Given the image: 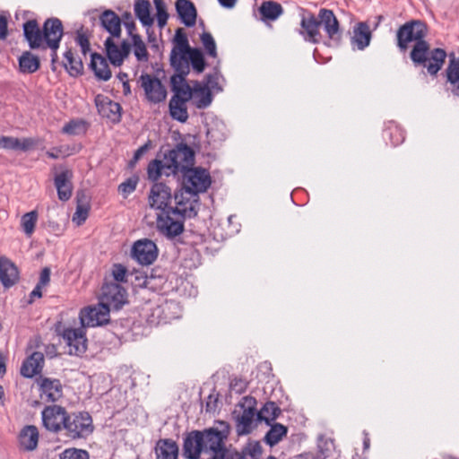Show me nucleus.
I'll use <instances>...</instances> for the list:
<instances>
[{
	"instance_id": "nucleus-1",
	"label": "nucleus",
	"mask_w": 459,
	"mask_h": 459,
	"mask_svg": "<svg viewBox=\"0 0 459 459\" xmlns=\"http://www.w3.org/2000/svg\"><path fill=\"white\" fill-rule=\"evenodd\" d=\"M166 176L181 175V187L178 191L186 195L201 192V167L194 168L195 152L185 143H178L164 154Z\"/></svg>"
},
{
	"instance_id": "nucleus-2",
	"label": "nucleus",
	"mask_w": 459,
	"mask_h": 459,
	"mask_svg": "<svg viewBox=\"0 0 459 459\" xmlns=\"http://www.w3.org/2000/svg\"><path fill=\"white\" fill-rule=\"evenodd\" d=\"M199 195H186L178 191L175 195L176 207L157 214L156 227L163 236L173 238L184 230L183 221L186 218L195 217L198 212Z\"/></svg>"
},
{
	"instance_id": "nucleus-3",
	"label": "nucleus",
	"mask_w": 459,
	"mask_h": 459,
	"mask_svg": "<svg viewBox=\"0 0 459 459\" xmlns=\"http://www.w3.org/2000/svg\"><path fill=\"white\" fill-rule=\"evenodd\" d=\"M171 44L169 64L174 74L188 75L191 69L197 74L201 73V48L190 46L182 28L176 30Z\"/></svg>"
},
{
	"instance_id": "nucleus-4",
	"label": "nucleus",
	"mask_w": 459,
	"mask_h": 459,
	"mask_svg": "<svg viewBox=\"0 0 459 459\" xmlns=\"http://www.w3.org/2000/svg\"><path fill=\"white\" fill-rule=\"evenodd\" d=\"M427 34V24L420 20H411L396 31V45L400 51L405 52L409 44L415 42L410 53L413 64H423L426 60L425 54L429 50V42L425 40Z\"/></svg>"
},
{
	"instance_id": "nucleus-5",
	"label": "nucleus",
	"mask_w": 459,
	"mask_h": 459,
	"mask_svg": "<svg viewBox=\"0 0 459 459\" xmlns=\"http://www.w3.org/2000/svg\"><path fill=\"white\" fill-rule=\"evenodd\" d=\"M63 34V23L58 18L47 19L42 29L36 20H29L23 23V35L31 49H45L49 40Z\"/></svg>"
},
{
	"instance_id": "nucleus-6",
	"label": "nucleus",
	"mask_w": 459,
	"mask_h": 459,
	"mask_svg": "<svg viewBox=\"0 0 459 459\" xmlns=\"http://www.w3.org/2000/svg\"><path fill=\"white\" fill-rule=\"evenodd\" d=\"M64 430L72 439L87 438L94 430L92 418L87 411L71 413L68 415Z\"/></svg>"
},
{
	"instance_id": "nucleus-7",
	"label": "nucleus",
	"mask_w": 459,
	"mask_h": 459,
	"mask_svg": "<svg viewBox=\"0 0 459 459\" xmlns=\"http://www.w3.org/2000/svg\"><path fill=\"white\" fill-rule=\"evenodd\" d=\"M224 84L220 65H214L203 79V108L210 106L214 96L223 91Z\"/></svg>"
},
{
	"instance_id": "nucleus-8",
	"label": "nucleus",
	"mask_w": 459,
	"mask_h": 459,
	"mask_svg": "<svg viewBox=\"0 0 459 459\" xmlns=\"http://www.w3.org/2000/svg\"><path fill=\"white\" fill-rule=\"evenodd\" d=\"M203 129L205 133L206 143L213 150L219 148L226 139V126L212 113H203Z\"/></svg>"
},
{
	"instance_id": "nucleus-9",
	"label": "nucleus",
	"mask_w": 459,
	"mask_h": 459,
	"mask_svg": "<svg viewBox=\"0 0 459 459\" xmlns=\"http://www.w3.org/2000/svg\"><path fill=\"white\" fill-rule=\"evenodd\" d=\"M216 423L217 427L203 429V451L226 449L224 440L230 433L229 424L223 420Z\"/></svg>"
},
{
	"instance_id": "nucleus-10",
	"label": "nucleus",
	"mask_w": 459,
	"mask_h": 459,
	"mask_svg": "<svg viewBox=\"0 0 459 459\" xmlns=\"http://www.w3.org/2000/svg\"><path fill=\"white\" fill-rule=\"evenodd\" d=\"M69 413L59 405L46 406L41 411L42 423L45 429L58 433L65 428Z\"/></svg>"
},
{
	"instance_id": "nucleus-11",
	"label": "nucleus",
	"mask_w": 459,
	"mask_h": 459,
	"mask_svg": "<svg viewBox=\"0 0 459 459\" xmlns=\"http://www.w3.org/2000/svg\"><path fill=\"white\" fill-rule=\"evenodd\" d=\"M126 290L117 282H107L102 286L100 302L109 309H120L126 303Z\"/></svg>"
},
{
	"instance_id": "nucleus-12",
	"label": "nucleus",
	"mask_w": 459,
	"mask_h": 459,
	"mask_svg": "<svg viewBox=\"0 0 459 459\" xmlns=\"http://www.w3.org/2000/svg\"><path fill=\"white\" fill-rule=\"evenodd\" d=\"M131 255L140 264L150 265L157 259L158 248L153 241L142 238L134 243Z\"/></svg>"
},
{
	"instance_id": "nucleus-13",
	"label": "nucleus",
	"mask_w": 459,
	"mask_h": 459,
	"mask_svg": "<svg viewBox=\"0 0 459 459\" xmlns=\"http://www.w3.org/2000/svg\"><path fill=\"white\" fill-rule=\"evenodd\" d=\"M110 309L103 303L89 307L80 313V321L83 327H95L107 324L109 321Z\"/></svg>"
},
{
	"instance_id": "nucleus-14",
	"label": "nucleus",
	"mask_w": 459,
	"mask_h": 459,
	"mask_svg": "<svg viewBox=\"0 0 459 459\" xmlns=\"http://www.w3.org/2000/svg\"><path fill=\"white\" fill-rule=\"evenodd\" d=\"M85 327L66 328L63 331L62 337L68 346L70 355L81 356L86 351L87 339Z\"/></svg>"
},
{
	"instance_id": "nucleus-15",
	"label": "nucleus",
	"mask_w": 459,
	"mask_h": 459,
	"mask_svg": "<svg viewBox=\"0 0 459 459\" xmlns=\"http://www.w3.org/2000/svg\"><path fill=\"white\" fill-rule=\"evenodd\" d=\"M140 82L146 99L150 102L160 103L166 100L167 91L158 78L150 74H143L140 77Z\"/></svg>"
},
{
	"instance_id": "nucleus-16",
	"label": "nucleus",
	"mask_w": 459,
	"mask_h": 459,
	"mask_svg": "<svg viewBox=\"0 0 459 459\" xmlns=\"http://www.w3.org/2000/svg\"><path fill=\"white\" fill-rule=\"evenodd\" d=\"M317 16L319 24L324 27L328 38L339 45L342 41V33L333 12L330 9L322 8L319 10Z\"/></svg>"
},
{
	"instance_id": "nucleus-17",
	"label": "nucleus",
	"mask_w": 459,
	"mask_h": 459,
	"mask_svg": "<svg viewBox=\"0 0 459 459\" xmlns=\"http://www.w3.org/2000/svg\"><path fill=\"white\" fill-rule=\"evenodd\" d=\"M171 201V190L163 183H155L149 194V204L153 209L160 212L167 211Z\"/></svg>"
},
{
	"instance_id": "nucleus-18",
	"label": "nucleus",
	"mask_w": 459,
	"mask_h": 459,
	"mask_svg": "<svg viewBox=\"0 0 459 459\" xmlns=\"http://www.w3.org/2000/svg\"><path fill=\"white\" fill-rule=\"evenodd\" d=\"M186 76L187 75L183 74H173L171 76L170 84L174 92L172 98L189 100L192 98L194 91H201V83L199 82H195L194 88H191L186 82Z\"/></svg>"
},
{
	"instance_id": "nucleus-19",
	"label": "nucleus",
	"mask_w": 459,
	"mask_h": 459,
	"mask_svg": "<svg viewBox=\"0 0 459 459\" xmlns=\"http://www.w3.org/2000/svg\"><path fill=\"white\" fill-rule=\"evenodd\" d=\"M95 104L99 114L109 119L113 123H117L121 119V106L119 103L111 100L108 97L99 94L95 98Z\"/></svg>"
},
{
	"instance_id": "nucleus-20",
	"label": "nucleus",
	"mask_w": 459,
	"mask_h": 459,
	"mask_svg": "<svg viewBox=\"0 0 459 459\" xmlns=\"http://www.w3.org/2000/svg\"><path fill=\"white\" fill-rule=\"evenodd\" d=\"M446 56V52L443 48H436L430 49V46L429 45V50L425 54V62L423 64L413 65L416 67H425L430 75L435 76L442 68Z\"/></svg>"
},
{
	"instance_id": "nucleus-21",
	"label": "nucleus",
	"mask_w": 459,
	"mask_h": 459,
	"mask_svg": "<svg viewBox=\"0 0 459 459\" xmlns=\"http://www.w3.org/2000/svg\"><path fill=\"white\" fill-rule=\"evenodd\" d=\"M352 33L351 37V46L352 49L364 50L369 46L372 32L369 25L366 22H357L353 26Z\"/></svg>"
},
{
	"instance_id": "nucleus-22",
	"label": "nucleus",
	"mask_w": 459,
	"mask_h": 459,
	"mask_svg": "<svg viewBox=\"0 0 459 459\" xmlns=\"http://www.w3.org/2000/svg\"><path fill=\"white\" fill-rule=\"evenodd\" d=\"M39 143L38 138L19 139L13 136H0V148L5 150L28 152L34 149Z\"/></svg>"
},
{
	"instance_id": "nucleus-23",
	"label": "nucleus",
	"mask_w": 459,
	"mask_h": 459,
	"mask_svg": "<svg viewBox=\"0 0 459 459\" xmlns=\"http://www.w3.org/2000/svg\"><path fill=\"white\" fill-rule=\"evenodd\" d=\"M105 48L108 60L114 66H120L130 52V46L124 41L120 47L115 44L111 37L105 40Z\"/></svg>"
},
{
	"instance_id": "nucleus-24",
	"label": "nucleus",
	"mask_w": 459,
	"mask_h": 459,
	"mask_svg": "<svg viewBox=\"0 0 459 459\" xmlns=\"http://www.w3.org/2000/svg\"><path fill=\"white\" fill-rule=\"evenodd\" d=\"M73 172L70 169H65L55 177V186L60 201H68L73 192Z\"/></svg>"
},
{
	"instance_id": "nucleus-25",
	"label": "nucleus",
	"mask_w": 459,
	"mask_h": 459,
	"mask_svg": "<svg viewBox=\"0 0 459 459\" xmlns=\"http://www.w3.org/2000/svg\"><path fill=\"white\" fill-rule=\"evenodd\" d=\"M222 185V175L219 171L211 173L208 169L203 168V205L213 204V198L211 195L206 194L209 188H220Z\"/></svg>"
},
{
	"instance_id": "nucleus-26",
	"label": "nucleus",
	"mask_w": 459,
	"mask_h": 459,
	"mask_svg": "<svg viewBox=\"0 0 459 459\" xmlns=\"http://www.w3.org/2000/svg\"><path fill=\"white\" fill-rule=\"evenodd\" d=\"M40 396L46 402H56L63 394V388L58 379L44 377L40 379Z\"/></svg>"
},
{
	"instance_id": "nucleus-27",
	"label": "nucleus",
	"mask_w": 459,
	"mask_h": 459,
	"mask_svg": "<svg viewBox=\"0 0 459 459\" xmlns=\"http://www.w3.org/2000/svg\"><path fill=\"white\" fill-rule=\"evenodd\" d=\"M303 31H300L304 35V39L307 41L317 44L320 41L321 34L319 31V21L318 16L316 17L313 13H310L307 17H303L300 22Z\"/></svg>"
},
{
	"instance_id": "nucleus-28",
	"label": "nucleus",
	"mask_w": 459,
	"mask_h": 459,
	"mask_svg": "<svg viewBox=\"0 0 459 459\" xmlns=\"http://www.w3.org/2000/svg\"><path fill=\"white\" fill-rule=\"evenodd\" d=\"M201 455V431L194 430L184 438L183 456L186 459H199Z\"/></svg>"
},
{
	"instance_id": "nucleus-29",
	"label": "nucleus",
	"mask_w": 459,
	"mask_h": 459,
	"mask_svg": "<svg viewBox=\"0 0 459 459\" xmlns=\"http://www.w3.org/2000/svg\"><path fill=\"white\" fill-rule=\"evenodd\" d=\"M19 280V272L15 264L5 257L0 258V281L4 288L13 286Z\"/></svg>"
},
{
	"instance_id": "nucleus-30",
	"label": "nucleus",
	"mask_w": 459,
	"mask_h": 459,
	"mask_svg": "<svg viewBox=\"0 0 459 459\" xmlns=\"http://www.w3.org/2000/svg\"><path fill=\"white\" fill-rule=\"evenodd\" d=\"M44 364V355L39 351L33 352L29 358H27L22 367L21 374L24 377H33L39 374L42 370Z\"/></svg>"
},
{
	"instance_id": "nucleus-31",
	"label": "nucleus",
	"mask_w": 459,
	"mask_h": 459,
	"mask_svg": "<svg viewBox=\"0 0 459 459\" xmlns=\"http://www.w3.org/2000/svg\"><path fill=\"white\" fill-rule=\"evenodd\" d=\"M211 204L207 202V205H204L205 208L203 209V220L205 221V218H209V223L205 221L208 230V237L212 238L216 241H220L224 238V231L221 226V223L218 219L214 218V214L212 211L209 207Z\"/></svg>"
},
{
	"instance_id": "nucleus-32",
	"label": "nucleus",
	"mask_w": 459,
	"mask_h": 459,
	"mask_svg": "<svg viewBox=\"0 0 459 459\" xmlns=\"http://www.w3.org/2000/svg\"><path fill=\"white\" fill-rule=\"evenodd\" d=\"M21 447L25 451H33L39 442V431L37 427L29 425L24 427L19 436Z\"/></svg>"
},
{
	"instance_id": "nucleus-33",
	"label": "nucleus",
	"mask_w": 459,
	"mask_h": 459,
	"mask_svg": "<svg viewBox=\"0 0 459 459\" xmlns=\"http://www.w3.org/2000/svg\"><path fill=\"white\" fill-rule=\"evenodd\" d=\"M446 81L449 83V90L454 96L459 97V57L450 58L446 69Z\"/></svg>"
},
{
	"instance_id": "nucleus-34",
	"label": "nucleus",
	"mask_w": 459,
	"mask_h": 459,
	"mask_svg": "<svg viewBox=\"0 0 459 459\" xmlns=\"http://www.w3.org/2000/svg\"><path fill=\"white\" fill-rule=\"evenodd\" d=\"M177 13L181 22L187 27L195 23L196 10L188 0H178L176 3Z\"/></svg>"
},
{
	"instance_id": "nucleus-35",
	"label": "nucleus",
	"mask_w": 459,
	"mask_h": 459,
	"mask_svg": "<svg viewBox=\"0 0 459 459\" xmlns=\"http://www.w3.org/2000/svg\"><path fill=\"white\" fill-rule=\"evenodd\" d=\"M91 68L99 80L108 81L111 78V71L108 61L100 54H91Z\"/></svg>"
},
{
	"instance_id": "nucleus-36",
	"label": "nucleus",
	"mask_w": 459,
	"mask_h": 459,
	"mask_svg": "<svg viewBox=\"0 0 459 459\" xmlns=\"http://www.w3.org/2000/svg\"><path fill=\"white\" fill-rule=\"evenodd\" d=\"M100 23L112 37H120L121 21L118 15H117L113 11H105L100 16Z\"/></svg>"
},
{
	"instance_id": "nucleus-37",
	"label": "nucleus",
	"mask_w": 459,
	"mask_h": 459,
	"mask_svg": "<svg viewBox=\"0 0 459 459\" xmlns=\"http://www.w3.org/2000/svg\"><path fill=\"white\" fill-rule=\"evenodd\" d=\"M206 56L212 57L215 65H220L214 39L210 32L203 30V73L207 67V63L205 61Z\"/></svg>"
},
{
	"instance_id": "nucleus-38",
	"label": "nucleus",
	"mask_w": 459,
	"mask_h": 459,
	"mask_svg": "<svg viewBox=\"0 0 459 459\" xmlns=\"http://www.w3.org/2000/svg\"><path fill=\"white\" fill-rule=\"evenodd\" d=\"M157 459H178V446L171 439H160L156 445Z\"/></svg>"
},
{
	"instance_id": "nucleus-39",
	"label": "nucleus",
	"mask_w": 459,
	"mask_h": 459,
	"mask_svg": "<svg viewBox=\"0 0 459 459\" xmlns=\"http://www.w3.org/2000/svg\"><path fill=\"white\" fill-rule=\"evenodd\" d=\"M283 12L284 10L281 4L272 0L263 2L259 7V13L264 22L275 21Z\"/></svg>"
},
{
	"instance_id": "nucleus-40",
	"label": "nucleus",
	"mask_w": 459,
	"mask_h": 459,
	"mask_svg": "<svg viewBox=\"0 0 459 459\" xmlns=\"http://www.w3.org/2000/svg\"><path fill=\"white\" fill-rule=\"evenodd\" d=\"M281 414V408L276 403L269 401L266 402L262 409L256 413V420L259 422L264 421L266 425H271Z\"/></svg>"
},
{
	"instance_id": "nucleus-41",
	"label": "nucleus",
	"mask_w": 459,
	"mask_h": 459,
	"mask_svg": "<svg viewBox=\"0 0 459 459\" xmlns=\"http://www.w3.org/2000/svg\"><path fill=\"white\" fill-rule=\"evenodd\" d=\"M269 426L270 429L266 432L264 442L273 447L287 436L288 428L283 424L273 422Z\"/></svg>"
},
{
	"instance_id": "nucleus-42",
	"label": "nucleus",
	"mask_w": 459,
	"mask_h": 459,
	"mask_svg": "<svg viewBox=\"0 0 459 459\" xmlns=\"http://www.w3.org/2000/svg\"><path fill=\"white\" fill-rule=\"evenodd\" d=\"M129 33L132 37L134 54L138 61L146 62L148 60V51L146 46L138 34H133L132 30L135 28L134 23L126 24Z\"/></svg>"
},
{
	"instance_id": "nucleus-43",
	"label": "nucleus",
	"mask_w": 459,
	"mask_h": 459,
	"mask_svg": "<svg viewBox=\"0 0 459 459\" xmlns=\"http://www.w3.org/2000/svg\"><path fill=\"white\" fill-rule=\"evenodd\" d=\"M64 66L71 76L76 77L82 74V61L74 56L72 49H68L64 54Z\"/></svg>"
},
{
	"instance_id": "nucleus-44",
	"label": "nucleus",
	"mask_w": 459,
	"mask_h": 459,
	"mask_svg": "<svg viewBox=\"0 0 459 459\" xmlns=\"http://www.w3.org/2000/svg\"><path fill=\"white\" fill-rule=\"evenodd\" d=\"M151 4L148 0H137L134 3V13L141 23L145 27L153 24V18L151 16Z\"/></svg>"
},
{
	"instance_id": "nucleus-45",
	"label": "nucleus",
	"mask_w": 459,
	"mask_h": 459,
	"mask_svg": "<svg viewBox=\"0 0 459 459\" xmlns=\"http://www.w3.org/2000/svg\"><path fill=\"white\" fill-rule=\"evenodd\" d=\"M21 72L24 74L35 73L39 68V59L30 51L24 52L19 58Z\"/></svg>"
},
{
	"instance_id": "nucleus-46",
	"label": "nucleus",
	"mask_w": 459,
	"mask_h": 459,
	"mask_svg": "<svg viewBox=\"0 0 459 459\" xmlns=\"http://www.w3.org/2000/svg\"><path fill=\"white\" fill-rule=\"evenodd\" d=\"M187 100H178L177 98H171L169 101V113L172 118L185 122L188 117L186 103Z\"/></svg>"
},
{
	"instance_id": "nucleus-47",
	"label": "nucleus",
	"mask_w": 459,
	"mask_h": 459,
	"mask_svg": "<svg viewBox=\"0 0 459 459\" xmlns=\"http://www.w3.org/2000/svg\"><path fill=\"white\" fill-rule=\"evenodd\" d=\"M255 415L256 413L251 412V411H242V414L236 417L238 436L247 435L252 431V422Z\"/></svg>"
},
{
	"instance_id": "nucleus-48",
	"label": "nucleus",
	"mask_w": 459,
	"mask_h": 459,
	"mask_svg": "<svg viewBox=\"0 0 459 459\" xmlns=\"http://www.w3.org/2000/svg\"><path fill=\"white\" fill-rule=\"evenodd\" d=\"M166 160L163 157V160H152L147 168L148 178L152 181H157L162 175L166 176V171L168 170L166 168Z\"/></svg>"
},
{
	"instance_id": "nucleus-49",
	"label": "nucleus",
	"mask_w": 459,
	"mask_h": 459,
	"mask_svg": "<svg viewBox=\"0 0 459 459\" xmlns=\"http://www.w3.org/2000/svg\"><path fill=\"white\" fill-rule=\"evenodd\" d=\"M38 221L37 211H31L23 214L21 218V227L27 237H30L35 230Z\"/></svg>"
},
{
	"instance_id": "nucleus-50",
	"label": "nucleus",
	"mask_w": 459,
	"mask_h": 459,
	"mask_svg": "<svg viewBox=\"0 0 459 459\" xmlns=\"http://www.w3.org/2000/svg\"><path fill=\"white\" fill-rule=\"evenodd\" d=\"M385 137H388L390 143L393 146H397L403 143L404 141V134L401 128H399L397 126H388L384 133Z\"/></svg>"
},
{
	"instance_id": "nucleus-51",
	"label": "nucleus",
	"mask_w": 459,
	"mask_h": 459,
	"mask_svg": "<svg viewBox=\"0 0 459 459\" xmlns=\"http://www.w3.org/2000/svg\"><path fill=\"white\" fill-rule=\"evenodd\" d=\"M138 184V178L133 176L127 178L126 181L122 182L118 186V192L123 195L124 198H126L129 195H131L136 188Z\"/></svg>"
},
{
	"instance_id": "nucleus-52",
	"label": "nucleus",
	"mask_w": 459,
	"mask_h": 459,
	"mask_svg": "<svg viewBox=\"0 0 459 459\" xmlns=\"http://www.w3.org/2000/svg\"><path fill=\"white\" fill-rule=\"evenodd\" d=\"M60 459H90V455L83 449L67 448L61 453Z\"/></svg>"
},
{
	"instance_id": "nucleus-53",
	"label": "nucleus",
	"mask_w": 459,
	"mask_h": 459,
	"mask_svg": "<svg viewBox=\"0 0 459 459\" xmlns=\"http://www.w3.org/2000/svg\"><path fill=\"white\" fill-rule=\"evenodd\" d=\"M156 11H157V22L160 28H163L169 18V14L166 11V5L162 0H153Z\"/></svg>"
},
{
	"instance_id": "nucleus-54",
	"label": "nucleus",
	"mask_w": 459,
	"mask_h": 459,
	"mask_svg": "<svg viewBox=\"0 0 459 459\" xmlns=\"http://www.w3.org/2000/svg\"><path fill=\"white\" fill-rule=\"evenodd\" d=\"M84 130V122L81 120H72L65 124L62 128V133L71 135L79 134Z\"/></svg>"
},
{
	"instance_id": "nucleus-55",
	"label": "nucleus",
	"mask_w": 459,
	"mask_h": 459,
	"mask_svg": "<svg viewBox=\"0 0 459 459\" xmlns=\"http://www.w3.org/2000/svg\"><path fill=\"white\" fill-rule=\"evenodd\" d=\"M89 215V206L87 204H82L78 202L76 211L73 215V221L78 226L84 223Z\"/></svg>"
},
{
	"instance_id": "nucleus-56",
	"label": "nucleus",
	"mask_w": 459,
	"mask_h": 459,
	"mask_svg": "<svg viewBox=\"0 0 459 459\" xmlns=\"http://www.w3.org/2000/svg\"><path fill=\"white\" fill-rule=\"evenodd\" d=\"M220 394L215 389L210 394L205 402V410L207 413L214 414L218 411Z\"/></svg>"
},
{
	"instance_id": "nucleus-57",
	"label": "nucleus",
	"mask_w": 459,
	"mask_h": 459,
	"mask_svg": "<svg viewBox=\"0 0 459 459\" xmlns=\"http://www.w3.org/2000/svg\"><path fill=\"white\" fill-rule=\"evenodd\" d=\"M113 279L119 284V282H126L127 270L121 264H115L111 269Z\"/></svg>"
},
{
	"instance_id": "nucleus-58",
	"label": "nucleus",
	"mask_w": 459,
	"mask_h": 459,
	"mask_svg": "<svg viewBox=\"0 0 459 459\" xmlns=\"http://www.w3.org/2000/svg\"><path fill=\"white\" fill-rule=\"evenodd\" d=\"M75 41L80 46L82 53L86 56L90 51V41L88 36L82 30H77Z\"/></svg>"
},
{
	"instance_id": "nucleus-59",
	"label": "nucleus",
	"mask_w": 459,
	"mask_h": 459,
	"mask_svg": "<svg viewBox=\"0 0 459 459\" xmlns=\"http://www.w3.org/2000/svg\"><path fill=\"white\" fill-rule=\"evenodd\" d=\"M263 452V448L259 441H250L244 449V453L250 455L252 458L257 459Z\"/></svg>"
},
{
	"instance_id": "nucleus-60",
	"label": "nucleus",
	"mask_w": 459,
	"mask_h": 459,
	"mask_svg": "<svg viewBox=\"0 0 459 459\" xmlns=\"http://www.w3.org/2000/svg\"><path fill=\"white\" fill-rule=\"evenodd\" d=\"M256 404V399L250 395L243 397L241 401L238 403V406L241 408L242 411H251V412L255 413H257Z\"/></svg>"
},
{
	"instance_id": "nucleus-61",
	"label": "nucleus",
	"mask_w": 459,
	"mask_h": 459,
	"mask_svg": "<svg viewBox=\"0 0 459 459\" xmlns=\"http://www.w3.org/2000/svg\"><path fill=\"white\" fill-rule=\"evenodd\" d=\"M62 37L63 35L55 37L53 39L49 40L48 44L46 46V48H48L51 50L52 65H54L58 60L57 49L59 48Z\"/></svg>"
},
{
	"instance_id": "nucleus-62",
	"label": "nucleus",
	"mask_w": 459,
	"mask_h": 459,
	"mask_svg": "<svg viewBox=\"0 0 459 459\" xmlns=\"http://www.w3.org/2000/svg\"><path fill=\"white\" fill-rule=\"evenodd\" d=\"M247 385L248 382L242 378H234L230 383V390L238 394H243L247 390Z\"/></svg>"
},
{
	"instance_id": "nucleus-63",
	"label": "nucleus",
	"mask_w": 459,
	"mask_h": 459,
	"mask_svg": "<svg viewBox=\"0 0 459 459\" xmlns=\"http://www.w3.org/2000/svg\"><path fill=\"white\" fill-rule=\"evenodd\" d=\"M49 281H50V270H49V268L46 267L41 271L40 276H39V281L37 284H39L42 287H45L46 285H48L49 283Z\"/></svg>"
},
{
	"instance_id": "nucleus-64",
	"label": "nucleus",
	"mask_w": 459,
	"mask_h": 459,
	"mask_svg": "<svg viewBox=\"0 0 459 459\" xmlns=\"http://www.w3.org/2000/svg\"><path fill=\"white\" fill-rule=\"evenodd\" d=\"M8 35L7 19L0 15V40H4Z\"/></svg>"
}]
</instances>
